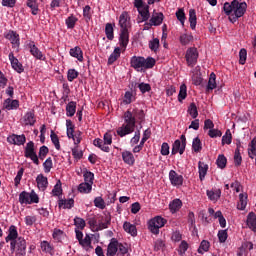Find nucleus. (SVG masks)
<instances>
[{
  "label": "nucleus",
  "mask_w": 256,
  "mask_h": 256,
  "mask_svg": "<svg viewBox=\"0 0 256 256\" xmlns=\"http://www.w3.org/2000/svg\"><path fill=\"white\" fill-rule=\"evenodd\" d=\"M135 117H138V119H143V110L128 109L124 113V124L117 129V135H119V137H125V135H131V133L135 131V123H136Z\"/></svg>",
  "instance_id": "obj_1"
},
{
  "label": "nucleus",
  "mask_w": 256,
  "mask_h": 256,
  "mask_svg": "<svg viewBox=\"0 0 256 256\" xmlns=\"http://www.w3.org/2000/svg\"><path fill=\"white\" fill-rule=\"evenodd\" d=\"M223 11L230 23H237L247 13V2H240L239 0H233L231 3L225 2Z\"/></svg>",
  "instance_id": "obj_2"
},
{
  "label": "nucleus",
  "mask_w": 256,
  "mask_h": 256,
  "mask_svg": "<svg viewBox=\"0 0 256 256\" xmlns=\"http://www.w3.org/2000/svg\"><path fill=\"white\" fill-rule=\"evenodd\" d=\"M118 25L120 27L119 45L123 49H127V45H129V29H131V16H129V13H121Z\"/></svg>",
  "instance_id": "obj_3"
},
{
  "label": "nucleus",
  "mask_w": 256,
  "mask_h": 256,
  "mask_svg": "<svg viewBox=\"0 0 256 256\" xmlns=\"http://www.w3.org/2000/svg\"><path fill=\"white\" fill-rule=\"evenodd\" d=\"M130 65L138 73H143L147 69H153L155 67V60L151 57L144 58L141 56H133L130 60Z\"/></svg>",
  "instance_id": "obj_4"
},
{
  "label": "nucleus",
  "mask_w": 256,
  "mask_h": 256,
  "mask_svg": "<svg viewBox=\"0 0 256 256\" xmlns=\"http://www.w3.org/2000/svg\"><path fill=\"white\" fill-rule=\"evenodd\" d=\"M113 143V136L111 133L107 132L104 134L103 140L100 138H96L93 141V145L95 147H98V149H101V151H104V153H109L111 149L109 148V145Z\"/></svg>",
  "instance_id": "obj_5"
},
{
  "label": "nucleus",
  "mask_w": 256,
  "mask_h": 256,
  "mask_svg": "<svg viewBox=\"0 0 256 256\" xmlns=\"http://www.w3.org/2000/svg\"><path fill=\"white\" fill-rule=\"evenodd\" d=\"M10 249L15 251L16 256H25L27 255V242L19 237L16 241L10 242Z\"/></svg>",
  "instance_id": "obj_6"
},
{
  "label": "nucleus",
  "mask_w": 256,
  "mask_h": 256,
  "mask_svg": "<svg viewBox=\"0 0 256 256\" xmlns=\"http://www.w3.org/2000/svg\"><path fill=\"white\" fill-rule=\"evenodd\" d=\"M167 220L161 216H156L148 221V229L153 235H159V230L165 227Z\"/></svg>",
  "instance_id": "obj_7"
},
{
  "label": "nucleus",
  "mask_w": 256,
  "mask_h": 256,
  "mask_svg": "<svg viewBox=\"0 0 256 256\" xmlns=\"http://www.w3.org/2000/svg\"><path fill=\"white\" fill-rule=\"evenodd\" d=\"M20 205H33V203H39V195L35 191L26 192L23 191L19 194Z\"/></svg>",
  "instance_id": "obj_8"
},
{
  "label": "nucleus",
  "mask_w": 256,
  "mask_h": 256,
  "mask_svg": "<svg viewBox=\"0 0 256 256\" xmlns=\"http://www.w3.org/2000/svg\"><path fill=\"white\" fill-rule=\"evenodd\" d=\"M134 7H136L139 15L142 17V21H149L151 14L149 13V5L143 0H134Z\"/></svg>",
  "instance_id": "obj_9"
},
{
  "label": "nucleus",
  "mask_w": 256,
  "mask_h": 256,
  "mask_svg": "<svg viewBox=\"0 0 256 256\" xmlns=\"http://www.w3.org/2000/svg\"><path fill=\"white\" fill-rule=\"evenodd\" d=\"M185 147H187V138H185V135H181L180 139L174 141L171 154L177 155L179 153L183 155L185 153Z\"/></svg>",
  "instance_id": "obj_10"
},
{
  "label": "nucleus",
  "mask_w": 256,
  "mask_h": 256,
  "mask_svg": "<svg viewBox=\"0 0 256 256\" xmlns=\"http://www.w3.org/2000/svg\"><path fill=\"white\" fill-rule=\"evenodd\" d=\"M24 155L27 159H31L35 165H39V157L37 152H35V143L33 141L26 144Z\"/></svg>",
  "instance_id": "obj_11"
},
{
  "label": "nucleus",
  "mask_w": 256,
  "mask_h": 256,
  "mask_svg": "<svg viewBox=\"0 0 256 256\" xmlns=\"http://www.w3.org/2000/svg\"><path fill=\"white\" fill-rule=\"evenodd\" d=\"M185 59L188 67H195V65H197V59H199V51H197V48H188L186 51Z\"/></svg>",
  "instance_id": "obj_12"
},
{
  "label": "nucleus",
  "mask_w": 256,
  "mask_h": 256,
  "mask_svg": "<svg viewBox=\"0 0 256 256\" xmlns=\"http://www.w3.org/2000/svg\"><path fill=\"white\" fill-rule=\"evenodd\" d=\"M5 39H7L8 41H10V43L12 44V47L14 49H19V45H20V39H19V35L17 32L13 31V30H9L5 35H4Z\"/></svg>",
  "instance_id": "obj_13"
},
{
  "label": "nucleus",
  "mask_w": 256,
  "mask_h": 256,
  "mask_svg": "<svg viewBox=\"0 0 256 256\" xmlns=\"http://www.w3.org/2000/svg\"><path fill=\"white\" fill-rule=\"evenodd\" d=\"M31 55L38 59L39 61H45V54L39 50V48L35 45V42H30L28 44Z\"/></svg>",
  "instance_id": "obj_14"
},
{
  "label": "nucleus",
  "mask_w": 256,
  "mask_h": 256,
  "mask_svg": "<svg viewBox=\"0 0 256 256\" xmlns=\"http://www.w3.org/2000/svg\"><path fill=\"white\" fill-rule=\"evenodd\" d=\"M7 141L8 143H10V145H25V141H27V138L25 137V135H16V134H12L10 136L7 137Z\"/></svg>",
  "instance_id": "obj_15"
},
{
  "label": "nucleus",
  "mask_w": 256,
  "mask_h": 256,
  "mask_svg": "<svg viewBox=\"0 0 256 256\" xmlns=\"http://www.w3.org/2000/svg\"><path fill=\"white\" fill-rule=\"evenodd\" d=\"M169 180L174 187H181L183 185V176L177 174L175 170L169 172Z\"/></svg>",
  "instance_id": "obj_16"
},
{
  "label": "nucleus",
  "mask_w": 256,
  "mask_h": 256,
  "mask_svg": "<svg viewBox=\"0 0 256 256\" xmlns=\"http://www.w3.org/2000/svg\"><path fill=\"white\" fill-rule=\"evenodd\" d=\"M8 57L14 71H16L17 73H23L24 71L23 64L19 62V59L15 57L13 52H10Z\"/></svg>",
  "instance_id": "obj_17"
},
{
  "label": "nucleus",
  "mask_w": 256,
  "mask_h": 256,
  "mask_svg": "<svg viewBox=\"0 0 256 256\" xmlns=\"http://www.w3.org/2000/svg\"><path fill=\"white\" fill-rule=\"evenodd\" d=\"M19 239V232H17V226L11 225L8 229V235L5 238L6 243H13V241H16Z\"/></svg>",
  "instance_id": "obj_18"
},
{
  "label": "nucleus",
  "mask_w": 256,
  "mask_h": 256,
  "mask_svg": "<svg viewBox=\"0 0 256 256\" xmlns=\"http://www.w3.org/2000/svg\"><path fill=\"white\" fill-rule=\"evenodd\" d=\"M119 241L117 239L112 238L107 247L106 256H115L118 253Z\"/></svg>",
  "instance_id": "obj_19"
},
{
  "label": "nucleus",
  "mask_w": 256,
  "mask_h": 256,
  "mask_svg": "<svg viewBox=\"0 0 256 256\" xmlns=\"http://www.w3.org/2000/svg\"><path fill=\"white\" fill-rule=\"evenodd\" d=\"M122 161L126 165H129L130 167H133V165H135V155H133L132 152L129 151V150H124L122 152Z\"/></svg>",
  "instance_id": "obj_20"
},
{
  "label": "nucleus",
  "mask_w": 256,
  "mask_h": 256,
  "mask_svg": "<svg viewBox=\"0 0 256 256\" xmlns=\"http://www.w3.org/2000/svg\"><path fill=\"white\" fill-rule=\"evenodd\" d=\"M163 13L159 12H153L151 18H150V25H153L154 27H159L161 23H163Z\"/></svg>",
  "instance_id": "obj_21"
},
{
  "label": "nucleus",
  "mask_w": 256,
  "mask_h": 256,
  "mask_svg": "<svg viewBox=\"0 0 256 256\" xmlns=\"http://www.w3.org/2000/svg\"><path fill=\"white\" fill-rule=\"evenodd\" d=\"M36 183L40 191H45V189H47V185H49V181L47 180V177H45L43 174H39L37 176Z\"/></svg>",
  "instance_id": "obj_22"
},
{
  "label": "nucleus",
  "mask_w": 256,
  "mask_h": 256,
  "mask_svg": "<svg viewBox=\"0 0 256 256\" xmlns=\"http://www.w3.org/2000/svg\"><path fill=\"white\" fill-rule=\"evenodd\" d=\"M121 49L125 51V48L123 46L116 47L113 51V53L108 58V65H113V63L116 62L119 57H121Z\"/></svg>",
  "instance_id": "obj_23"
},
{
  "label": "nucleus",
  "mask_w": 256,
  "mask_h": 256,
  "mask_svg": "<svg viewBox=\"0 0 256 256\" xmlns=\"http://www.w3.org/2000/svg\"><path fill=\"white\" fill-rule=\"evenodd\" d=\"M123 229L128 235H131V237H137V226H135V224L124 222Z\"/></svg>",
  "instance_id": "obj_24"
},
{
  "label": "nucleus",
  "mask_w": 256,
  "mask_h": 256,
  "mask_svg": "<svg viewBox=\"0 0 256 256\" xmlns=\"http://www.w3.org/2000/svg\"><path fill=\"white\" fill-rule=\"evenodd\" d=\"M207 171H209V165L205 164V162H198V173H199V179L200 181H203L205 179V176L207 175Z\"/></svg>",
  "instance_id": "obj_25"
},
{
  "label": "nucleus",
  "mask_w": 256,
  "mask_h": 256,
  "mask_svg": "<svg viewBox=\"0 0 256 256\" xmlns=\"http://www.w3.org/2000/svg\"><path fill=\"white\" fill-rule=\"evenodd\" d=\"M192 41H193V34H191L189 32H185V33L180 34L179 42H180L181 45L187 46Z\"/></svg>",
  "instance_id": "obj_26"
},
{
  "label": "nucleus",
  "mask_w": 256,
  "mask_h": 256,
  "mask_svg": "<svg viewBox=\"0 0 256 256\" xmlns=\"http://www.w3.org/2000/svg\"><path fill=\"white\" fill-rule=\"evenodd\" d=\"M70 55L80 61V63H83V50H81V47L76 46L70 49Z\"/></svg>",
  "instance_id": "obj_27"
},
{
  "label": "nucleus",
  "mask_w": 256,
  "mask_h": 256,
  "mask_svg": "<svg viewBox=\"0 0 256 256\" xmlns=\"http://www.w3.org/2000/svg\"><path fill=\"white\" fill-rule=\"evenodd\" d=\"M40 247L43 253H48V255H53L55 253V247L45 240L40 243Z\"/></svg>",
  "instance_id": "obj_28"
},
{
  "label": "nucleus",
  "mask_w": 256,
  "mask_h": 256,
  "mask_svg": "<svg viewBox=\"0 0 256 256\" xmlns=\"http://www.w3.org/2000/svg\"><path fill=\"white\" fill-rule=\"evenodd\" d=\"M246 223H247V226L249 227V229L256 232V215H255V212H250L248 214Z\"/></svg>",
  "instance_id": "obj_29"
},
{
  "label": "nucleus",
  "mask_w": 256,
  "mask_h": 256,
  "mask_svg": "<svg viewBox=\"0 0 256 256\" xmlns=\"http://www.w3.org/2000/svg\"><path fill=\"white\" fill-rule=\"evenodd\" d=\"M213 89H217V76L215 75V73L212 72L210 74L206 90L213 91Z\"/></svg>",
  "instance_id": "obj_30"
},
{
  "label": "nucleus",
  "mask_w": 256,
  "mask_h": 256,
  "mask_svg": "<svg viewBox=\"0 0 256 256\" xmlns=\"http://www.w3.org/2000/svg\"><path fill=\"white\" fill-rule=\"evenodd\" d=\"M74 205H75V200H73L72 198L59 200V203H58V207H60V209H72Z\"/></svg>",
  "instance_id": "obj_31"
},
{
  "label": "nucleus",
  "mask_w": 256,
  "mask_h": 256,
  "mask_svg": "<svg viewBox=\"0 0 256 256\" xmlns=\"http://www.w3.org/2000/svg\"><path fill=\"white\" fill-rule=\"evenodd\" d=\"M246 207H247V193H240L237 209H239L240 211H245Z\"/></svg>",
  "instance_id": "obj_32"
},
{
  "label": "nucleus",
  "mask_w": 256,
  "mask_h": 256,
  "mask_svg": "<svg viewBox=\"0 0 256 256\" xmlns=\"http://www.w3.org/2000/svg\"><path fill=\"white\" fill-rule=\"evenodd\" d=\"M78 191H79V193L89 194V193H91V191H93V184L83 182V183L79 184Z\"/></svg>",
  "instance_id": "obj_33"
},
{
  "label": "nucleus",
  "mask_w": 256,
  "mask_h": 256,
  "mask_svg": "<svg viewBox=\"0 0 256 256\" xmlns=\"http://www.w3.org/2000/svg\"><path fill=\"white\" fill-rule=\"evenodd\" d=\"M181 207H183V202L180 199H174L169 204V209L171 213H177V211H179Z\"/></svg>",
  "instance_id": "obj_34"
},
{
  "label": "nucleus",
  "mask_w": 256,
  "mask_h": 256,
  "mask_svg": "<svg viewBox=\"0 0 256 256\" xmlns=\"http://www.w3.org/2000/svg\"><path fill=\"white\" fill-rule=\"evenodd\" d=\"M77 111V103L76 102H69L66 106V115L67 117H73Z\"/></svg>",
  "instance_id": "obj_35"
},
{
  "label": "nucleus",
  "mask_w": 256,
  "mask_h": 256,
  "mask_svg": "<svg viewBox=\"0 0 256 256\" xmlns=\"http://www.w3.org/2000/svg\"><path fill=\"white\" fill-rule=\"evenodd\" d=\"M114 27L115 26L111 23H107L105 26V35L109 41H113V39H115Z\"/></svg>",
  "instance_id": "obj_36"
},
{
  "label": "nucleus",
  "mask_w": 256,
  "mask_h": 256,
  "mask_svg": "<svg viewBox=\"0 0 256 256\" xmlns=\"http://www.w3.org/2000/svg\"><path fill=\"white\" fill-rule=\"evenodd\" d=\"M23 123L24 125H35V114H33L32 112L26 113L23 117Z\"/></svg>",
  "instance_id": "obj_37"
},
{
  "label": "nucleus",
  "mask_w": 256,
  "mask_h": 256,
  "mask_svg": "<svg viewBox=\"0 0 256 256\" xmlns=\"http://www.w3.org/2000/svg\"><path fill=\"white\" fill-rule=\"evenodd\" d=\"M189 23L191 29H195V27H197V13L195 12V9L189 10Z\"/></svg>",
  "instance_id": "obj_38"
},
{
  "label": "nucleus",
  "mask_w": 256,
  "mask_h": 256,
  "mask_svg": "<svg viewBox=\"0 0 256 256\" xmlns=\"http://www.w3.org/2000/svg\"><path fill=\"white\" fill-rule=\"evenodd\" d=\"M109 225H111V216H104L98 224V229L99 231H103V229H108Z\"/></svg>",
  "instance_id": "obj_39"
},
{
  "label": "nucleus",
  "mask_w": 256,
  "mask_h": 256,
  "mask_svg": "<svg viewBox=\"0 0 256 256\" xmlns=\"http://www.w3.org/2000/svg\"><path fill=\"white\" fill-rule=\"evenodd\" d=\"M26 5L31 9L32 15H37V13H39V6L37 5V0H27Z\"/></svg>",
  "instance_id": "obj_40"
},
{
  "label": "nucleus",
  "mask_w": 256,
  "mask_h": 256,
  "mask_svg": "<svg viewBox=\"0 0 256 256\" xmlns=\"http://www.w3.org/2000/svg\"><path fill=\"white\" fill-rule=\"evenodd\" d=\"M77 21V17L70 15L65 21L67 29H74Z\"/></svg>",
  "instance_id": "obj_41"
},
{
  "label": "nucleus",
  "mask_w": 256,
  "mask_h": 256,
  "mask_svg": "<svg viewBox=\"0 0 256 256\" xmlns=\"http://www.w3.org/2000/svg\"><path fill=\"white\" fill-rule=\"evenodd\" d=\"M176 17L178 19V21H180L182 27L185 26V10L183 8H179L177 11H176Z\"/></svg>",
  "instance_id": "obj_42"
},
{
  "label": "nucleus",
  "mask_w": 256,
  "mask_h": 256,
  "mask_svg": "<svg viewBox=\"0 0 256 256\" xmlns=\"http://www.w3.org/2000/svg\"><path fill=\"white\" fill-rule=\"evenodd\" d=\"M187 98V85L185 84H182L180 86V91H179V94H178V101H183Z\"/></svg>",
  "instance_id": "obj_43"
},
{
  "label": "nucleus",
  "mask_w": 256,
  "mask_h": 256,
  "mask_svg": "<svg viewBox=\"0 0 256 256\" xmlns=\"http://www.w3.org/2000/svg\"><path fill=\"white\" fill-rule=\"evenodd\" d=\"M188 113L192 117V119H197L199 112L197 111V106L195 103H191L188 107Z\"/></svg>",
  "instance_id": "obj_44"
},
{
  "label": "nucleus",
  "mask_w": 256,
  "mask_h": 256,
  "mask_svg": "<svg viewBox=\"0 0 256 256\" xmlns=\"http://www.w3.org/2000/svg\"><path fill=\"white\" fill-rule=\"evenodd\" d=\"M94 206L97 207V209H105L106 204H105V200L103 199V197L98 196V197L94 198Z\"/></svg>",
  "instance_id": "obj_45"
},
{
  "label": "nucleus",
  "mask_w": 256,
  "mask_h": 256,
  "mask_svg": "<svg viewBox=\"0 0 256 256\" xmlns=\"http://www.w3.org/2000/svg\"><path fill=\"white\" fill-rule=\"evenodd\" d=\"M79 77V72L75 69H69L68 73H67V79L70 83H72V81H75V79H77Z\"/></svg>",
  "instance_id": "obj_46"
},
{
  "label": "nucleus",
  "mask_w": 256,
  "mask_h": 256,
  "mask_svg": "<svg viewBox=\"0 0 256 256\" xmlns=\"http://www.w3.org/2000/svg\"><path fill=\"white\" fill-rule=\"evenodd\" d=\"M19 107V100H9L5 104V108L8 111H12L13 109H17Z\"/></svg>",
  "instance_id": "obj_47"
},
{
  "label": "nucleus",
  "mask_w": 256,
  "mask_h": 256,
  "mask_svg": "<svg viewBox=\"0 0 256 256\" xmlns=\"http://www.w3.org/2000/svg\"><path fill=\"white\" fill-rule=\"evenodd\" d=\"M209 247V241L203 240L199 246L198 253H200L201 255H203V253H207V251H209Z\"/></svg>",
  "instance_id": "obj_48"
},
{
  "label": "nucleus",
  "mask_w": 256,
  "mask_h": 256,
  "mask_svg": "<svg viewBox=\"0 0 256 256\" xmlns=\"http://www.w3.org/2000/svg\"><path fill=\"white\" fill-rule=\"evenodd\" d=\"M192 149L193 151H195V153H199V151L203 149V147L201 146V140L199 139V137H196L193 139Z\"/></svg>",
  "instance_id": "obj_49"
},
{
  "label": "nucleus",
  "mask_w": 256,
  "mask_h": 256,
  "mask_svg": "<svg viewBox=\"0 0 256 256\" xmlns=\"http://www.w3.org/2000/svg\"><path fill=\"white\" fill-rule=\"evenodd\" d=\"M63 193V189L61 188V181L58 180V182L55 184L54 188L52 189V195L54 197H59Z\"/></svg>",
  "instance_id": "obj_50"
},
{
  "label": "nucleus",
  "mask_w": 256,
  "mask_h": 256,
  "mask_svg": "<svg viewBox=\"0 0 256 256\" xmlns=\"http://www.w3.org/2000/svg\"><path fill=\"white\" fill-rule=\"evenodd\" d=\"M216 163L220 169H225L227 166V158L224 155H219Z\"/></svg>",
  "instance_id": "obj_51"
},
{
  "label": "nucleus",
  "mask_w": 256,
  "mask_h": 256,
  "mask_svg": "<svg viewBox=\"0 0 256 256\" xmlns=\"http://www.w3.org/2000/svg\"><path fill=\"white\" fill-rule=\"evenodd\" d=\"M45 173H50L51 169H53V160L51 157L47 158L43 163Z\"/></svg>",
  "instance_id": "obj_52"
},
{
  "label": "nucleus",
  "mask_w": 256,
  "mask_h": 256,
  "mask_svg": "<svg viewBox=\"0 0 256 256\" xmlns=\"http://www.w3.org/2000/svg\"><path fill=\"white\" fill-rule=\"evenodd\" d=\"M50 137H51V141H52L53 145L55 146V149H57V151H59V149H61V144L59 143V137L53 131L51 132Z\"/></svg>",
  "instance_id": "obj_53"
},
{
  "label": "nucleus",
  "mask_w": 256,
  "mask_h": 256,
  "mask_svg": "<svg viewBox=\"0 0 256 256\" xmlns=\"http://www.w3.org/2000/svg\"><path fill=\"white\" fill-rule=\"evenodd\" d=\"M95 179V174H93L90 171H86L84 173V183H90V185H93V180Z\"/></svg>",
  "instance_id": "obj_54"
},
{
  "label": "nucleus",
  "mask_w": 256,
  "mask_h": 256,
  "mask_svg": "<svg viewBox=\"0 0 256 256\" xmlns=\"http://www.w3.org/2000/svg\"><path fill=\"white\" fill-rule=\"evenodd\" d=\"M138 89L143 94L149 93V91H151V85L145 82H141L140 84H138Z\"/></svg>",
  "instance_id": "obj_55"
},
{
  "label": "nucleus",
  "mask_w": 256,
  "mask_h": 256,
  "mask_svg": "<svg viewBox=\"0 0 256 256\" xmlns=\"http://www.w3.org/2000/svg\"><path fill=\"white\" fill-rule=\"evenodd\" d=\"M247 61V50L242 48L239 52V63L240 65H245Z\"/></svg>",
  "instance_id": "obj_56"
},
{
  "label": "nucleus",
  "mask_w": 256,
  "mask_h": 256,
  "mask_svg": "<svg viewBox=\"0 0 256 256\" xmlns=\"http://www.w3.org/2000/svg\"><path fill=\"white\" fill-rule=\"evenodd\" d=\"M232 136L231 131L227 130L225 135L222 137V145H231Z\"/></svg>",
  "instance_id": "obj_57"
},
{
  "label": "nucleus",
  "mask_w": 256,
  "mask_h": 256,
  "mask_svg": "<svg viewBox=\"0 0 256 256\" xmlns=\"http://www.w3.org/2000/svg\"><path fill=\"white\" fill-rule=\"evenodd\" d=\"M207 197L210 201H217L221 197V193L208 190Z\"/></svg>",
  "instance_id": "obj_58"
},
{
  "label": "nucleus",
  "mask_w": 256,
  "mask_h": 256,
  "mask_svg": "<svg viewBox=\"0 0 256 256\" xmlns=\"http://www.w3.org/2000/svg\"><path fill=\"white\" fill-rule=\"evenodd\" d=\"M128 252H129V250L127 249V246L118 242V253H117V255L125 256V255H127Z\"/></svg>",
  "instance_id": "obj_59"
},
{
  "label": "nucleus",
  "mask_w": 256,
  "mask_h": 256,
  "mask_svg": "<svg viewBox=\"0 0 256 256\" xmlns=\"http://www.w3.org/2000/svg\"><path fill=\"white\" fill-rule=\"evenodd\" d=\"M74 225L77 229H85V220H83V218L76 217L74 218Z\"/></svg>",
  "instance_id": "obj_60"
},
{
  "label": "nucleus",
  "mask_w": 256,
  "mask_h": 256,
  "mask_svg": "<svg viewBox=\"0 0 256 256\" xmlns=\"http://www.w3.org/2000/svg\"><path fill=\"white\" fill-rule=\"evenodd\" d=\"M69 139H73L74 145H79L81 143V132H76L75 134L72 132V136H68Z\"/></svg>",
  "instance_id": "obj_61"
},
{
  "label": "nucleus",
  "mask_w": 256,
  "mask_h": 256,
  "mask_svg": "<svg viewBox=\"0 0 256 256\" xmlns=\"http://www.w3.org/2000/svg\"><path fill=\"white\" fill-rule=\"evenodd\" d=\"M80 245H82V247H91V236L86 235L84 238H82L80 240Z\"/></svg>",
  "instance_id": "obj_62"
},
{
  "label": "nucleus",
  "mask_w": 256,
  "mask_h": 256,
  "mask_svg": "<svg viewBox=\"0 0 256 256\" xmlns=\"http://www.w3.org/2000/svg\"><path fill=\"white\" fill-rule=\"evenodd\" d=\"M227 230H219L218 231V239L220 241V243H225V241H227Z\"/></svg>",
  "instance_id": "obj_63"
},
{
  "label": "nucleus",
  "mask_w": 256,
  "mask_h": 256,
  "mask_svg": "<svg viewBox=\"0 0 256 256\" xmlns=\"http://www.w3.org/2000/svg\"><path fill=\"white\" fill-rule=\"evenodd\" d=\"M149 48L151 49V51H157L159 49V39L154 38L152 41H150Z\"/></svg>",
  "instance_id": "obj_64"
}]
</instances>
